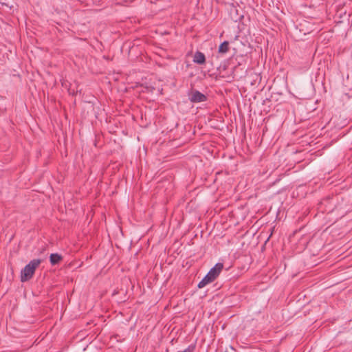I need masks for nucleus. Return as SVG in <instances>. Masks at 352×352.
<instances>
[{"label": "nucleus", "mask_w": 352, "mask_h": 352, "mask_svg": "<svg viewBox=\"0 0 352 352\" xmlns=\"http://www.w3.org/2000/svg\"><path fill=\"white\" fill-rule=\"evenodd\" d=\"M41 263V259H33L22 270L21 273V280L22 282L30 280L34 275L36 269Z\"/></svg>", "instance_id": "f257e3e1"}, {"label": "nucleus", "mask_w": 352, "mask_h": 352, "mask_svg": "<svg viewBox=\"0 0 352 352\" xmlns=\"http://www.w3.org/2000/svg\"><path fill=\"white\" fill-rule=\"evenodd\" d=\"M189 99L190 102L197 103L206 101L207 96L197 90H193Z\"/></svg>", "instance_id": "f03ea898"}, {"label": "nucleus", "mask_w": 352, "mask_h": 352, "mask_svg": "<svg viewBox=\"0 0 352 352\" xmlns=\"http://www.w3.org/2000/svg\"><path fill=\"white\" fill-rule=\"evenodd\" d=\"M223 267V263H217L210 270L207 275L214 281L219 275Z\"/></svg>", "instance_id": "7ed1b4c3"}, {"label": "nucleus", "mask_w": 352, "mask_h": 352, "mask_svg": "<svg viewBox=\"0 0 352 352\" xmlns=\"http://www.w3.org/2000/svg\"><path fill=\"white\" fill-rule=\"evenodd\" d=\"M193 62L199 65H203L206 63V56L204 53L197 51L193 56Z\"/></svg>", "instance_id": "20e7f679"}, {"label": "nucleus", "mask_w": 352, "mask_h": 352, "mask_svg": "<svg viewBox=\"0 0 352 352\" xmlns=\"http://www.w3.org/2000/svg\"><path fill=\"white\" fill-rule=\"evenodd\" d=\"M62 256L57 253L51 254L50 256V261L52 265L58 264L60 261H62Z\"/></svg>", "instance_id": "39448f33"}, {"label": "nucleus", "mask_w": 352, "mask_h": 352, "mask_svg": "<svg viewBox=\"0 0 352 352\" xmlns=\"http://www.w3.org/2000/svg\"><path fill=\"white\" fill-rule=\"evenodd\" d=\"M229 42L224 41L219 47L218 52L220 54H226L229 51Z\"/></svg>", "instance_id": "423d86ee"}, {"label": "nucleus", "mask_w": 352, "mask_h": 352, "mask_svg": "<svg viewBox=\"0 0 352 352\" xmlns=\"http://www.w3.org/2000/svg\"><path fill=\"white\" fill-rule=\"evenodd\" d=\"M212 280L206 274V276L199 283L198 287L202 288L207 284L212 283Z\"/></svg>", "instance_id": "0eeeda50"}]
</instances>
